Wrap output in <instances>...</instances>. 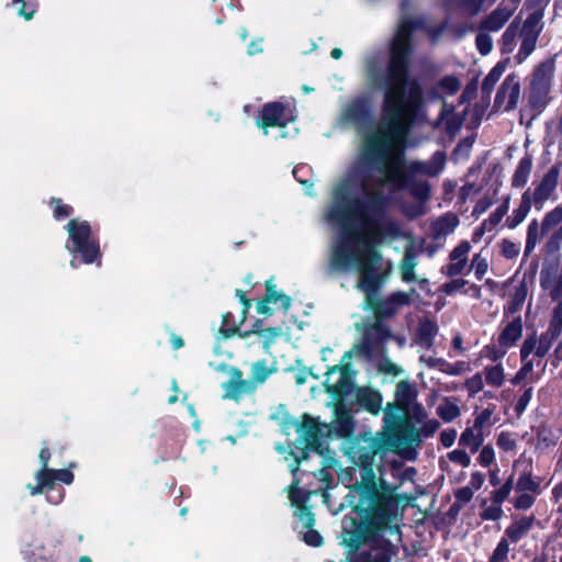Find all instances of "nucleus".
Returning a JSON list of instances; mask_svg holds the SVG:
<instances>
[{
    "mask_svg": "<svg viewBox=\"0 0 562 562\" xmlns=\"http://www.w3.org/2000/svg\"><path fill=\"white\" fill-rule=\"evenodd\" d=\"M557 335V329H553V324H551L548 331L537 338L536 356L538 358H543L548 353Z\"/></svg>",
    "mask_w": 562,
    "mask_h": 562,
    "instance_id": "obj_41",
    "label": "nucleus"
},
{
    "mask_svg": "<svg viewBox=\"0 0 562 562\" xmlns=\"http://www.w3.org/2000/svg\"><path fill=\"white\" fill-rule=\"evenodd\" d=\"M68 241L66 249L76 256H80L83 263L90 265L97 262L100 265V246L98 238L92 234L91 226L86 221L71 220L66 225ZM70 266L78 267L76 259L70 261Z\"/></svg>",
    "mask_w": 562,
    "mask_h": 562,
    "instance_id": "obj_5",
    "label": "nucleus"
},
{
    "mask_svg": "<svg viewBox=\"0 0 562 562\" xmlns=\"http://www.w3.org/2000/svg\"><path fill=\"white\" fill-rule=\"evenodd\" d=\"M485 0H462L458 8L465 14L474 15L483 8Z\"/></svg>",
    "mask_w": 562,
    "mask_h": 562,
    "instance_id": "obj_59",
    "label": "nucleus"
},
{
    "mask_svg": "<svg viewBox=\"0 0 562 562\" xmlns=\"http://www.w3.org/2000/svg\"><path fill=\"white\" fill-rule=\"evenodd\" d=\"M533 525V517H521L515 520L505 530V535L513 541L518 542L522 539L531 529Z\"/></svg>",
    "mask_w": 562,
    "mask_h": 562,
    "instance_id": "obj_25",
    "label": "nucleus"
},
{
    "mask_svg": "<svg viewBox=\"0 0 562 562\" xmlns=\"http://www.w3.org/2000/svg\"><path fill=\"white\" fill-rule=\"evenodd\" d=\"M526 297L527 288L525 284H520L515 289V292L512 294L510 300L504 308L505 316L516 314L522 307Z\"/></svg>",
    "mask_w": 562,
    "mask_h": 562,
    "instance_id": "obj_34",
    "label": "nucleus"
},
{
    "mask_svg": "<svg viewBox=\"0 0 562 562\" xmlns=\"http://www.w3.org/2000/svg\"><path fill=\"white\" fill-rule=\"evenodd\" d=\"M12 4L25 20H31L37 10V3L33 0H13Z\"/></svg>",
    "mask_w": 562,
    "mask_h": 562,
    "instance_id": "obj_46",
    "label": "nucleus"
},
{
    "mask_svg": "<svg viewBox=\"0 0 562 562\" xmlns=\"http://www.w3.org/2000/svg\"><path fill=\"white\" fill-rule=\"evenodd\" d=\"M419 425V436H420V442L425 438L432 437L436 431L439 429L440 424L437 419H425Z\"/></svg>",
    "mask_w": 562,
    "mask_h": 562,
    "instance_id": "obj_52",
    "label": "nucleus"
},
{
    "mask_svg": "<svg viewBox=\"0 0 562 562\" xmlns=\"http://www.w3.org/2000/svg\"><path fill=\"white\" fill-rule=\"evenodd\" d=\"M549 236L547 246L550 249L559 248L562 244V205L548 212L542 222L530 221L527 228L525 255H530L543 237Z\"/></svg>",
    "mask_w": 562,
    "mask_h": 562,
    "instance_id": "obj_6",
    "label": "nucleus"
},
{
    "mask_svg": "<svg viewBox=\"0 0 562 562\" xmlns=\"http://www.w3.org/2000/svg\"><path fill=\"white\" fill-rule=\"evenodd\" d=\"M403 411L407 412V414L409 415V418H411L409 422L420 424L422 422L427 419V413L420 404L413 403L409 406V409H403Z\"/></svg>",
    "mask_w": 562,
    "mask_h": 562,
    "instance_id": "obj_61",
    "label": "nucleus"
},
{
    "mask_svg": "<svg viewBox=\"0 0 562 562\" xmlns=\"http://www.w3.org/2000/svg\"><path fill=\"white\" fill-rule=\"evenodd\" d=\"M516 492L538 494L540 492V480L533 477L531 472H522L515 485Z\"/></svg>",
    "mask_w": 562,
    "mask_h": 562,
    "instance_id": "obj_32",
    "label": "nucleus"
},
{
    "mask_svg": "<svg viewBox=\"0 0 562 562\" xmlns=\"http://www.w3.org/2000/svg\"><path fill=\"white\" fill-rule=\"evenodd\" d=\"M394 520L389 524V527L376 528L370 526L366 520L362 526L353 518H345L342 521L341 543L348 548H358L360 544L367 547L360 553L358 562H391L396 554L395 548L381 533L398 535L397 526L392 525Z\"/></svg>",
    "mask_w": 562,
    "mask_h": 562,
    "instance_id": "obj_4",
    "label": "nucleus"
},
{
    "mask_svg": "<svg viewBox=\"0 0 562 562\" xmlns=\"http://www.w3.org/2000/svg\"><path fill=\"white\" fill-rule=\"evenodd\" d=\"M35 479L37 481L36 486H33L32 484L27 485V488L32 495L40 494L42 493L43 488L53 487L54 485V477L52 474H47L46 472H37Z\"/></svg>",
    "mask_w": 562,
    "mask_h": 562,
    "instance_id": "obj_47",
    "label": "nucleus"
},
{
    "mask_svg": "<svg viewBox=\"0 0 562 562\" xmlns=\"http://www.w3.org/2000/svg\"><path fill=\"white\" fill-rule=\"evenodd\" d=\"M471 244L468 240L459 243L449 254V263L441 268V272L453 278L468 272V258L471 251Z\"/></svg>",
    "mask_w": 562,
    "mask_h": 562,
    "instance_id": "obj_11",
    "label": "nucleus"
},
{
    "mask_svg": "<svg viewBox=\"0 0 562 562\" xmlns=\"http://www.w3.org/2000/svg\"><path fill=\"white\" fill-rule=\"evenodd\" d=\"M326 375L327 378L325 381V385L328 387V390L331 392L338 391L345 379L344 368L339 364H335L328 368Z\"/></svg>",
    "mask_w": 562,
    "mask_h": 562,
    "instance_id": "obj_40",
    "label": "nucleus"
},
{
    "mask_svg": "<svg viewBox=\"0 0 562 562\" xmlns=\"http://www.w3.org/2000/svg\"><path fill=\"white\" fill-rule=\"evenodd\" d=\"M461 88V81L456 76H446L440 79L434 89L435 97L452 95Z\"/></svg>",
    "mask_w": 562,
    "mask_h": 562,
    "instance_id": "obj_29",
    "label": "nucleus"
},
{
    "mask_svg": "<svg viewBox=\"0 0 562 562\" xmlns=\"http://www.w3.org/2000/svg\"><path fill=\"white\" fill-rule=\"evenodd\" d=\"M277 366H268V363L265 360H260L257 362H254L251 364V378L249 379L250 382H256V390L259 385L263 384L271 374L277 372Z\"/></svg>",
    "mask_w": 562,
    "mask_h": 562,
    "instance_id": "obj_28",
    "label": "nucleus"
},
{
    "mask_svg": "<svg viewBox=\"0 0 562 562\" xmlns=\"http://www.w3.org/2000/svg\"><path fill=\"white\" fill-rule=\"evenodd\" d=\"M266 286H267V302L272 303V304L280 303L281 307L284 311H288L291 306V297L283 293L278 292L274 289V284L272 283V280L267 281Z\"/></svg>",
    "mask_w": 562,
    "mask_h": 562,
    "instance_id": "obj_43",
    "label": "nucleus"
},
{
    "mask_svg": "<svg viewBox=\"0 0 562 562\" xmlns=\"http://www.w3.org/2000/svg\"><path fill=\"white\" fill-rule=\"evenodd\" d=\"M513 13L514 8H508L507 4L503 3L481 23L480 29L483 31L497 32L509 20Z\"/></svg>",
    "mask_w": 562,
    "mask_h": 562,
    "instance_id": "obj_16",
    "label": "nucleus"
},
{
    "mask_svg": "<svg viewBox=\"0 0 562 562\" xmlns=\"http://www.w3.org/2000/svg\"><path fill=\"white\" fill-rule=\"evenodd\" d=\"M543 12L541 10H535L525 21L521 30L520 37H533L538 38L541 30Z\"/></svg>",
    "mask_w": 562,
    "mask_h": 562,
    "instance_id": "obj_27",
    "label": "nucleus"
},
{
    "mask_svg": "<svg viewBox=\"0 0 562 562\" xmlns=\"http://www.w3.org/2000/svg\"><path fill=\"white\" fill-rule=\"evenodd\" d=\"M296 431L305 448L314 450L318 454L325 453L322 429L314 418L305 416L303 423L297 425Z\"/></svg>",
    "mask_w": 562,
    "mask_h": 562,
    "instance_id": "obj_10",
    "label": "nucleus"
},
{
    "mask_svg": "<svg viewBox=\"0 0 562 562\" xmlns=\"http://www.w3.org/2000/svg\"><path fill=\"white\" fill-rule=\"evenodd\" d=\"M391 338L390 329L381 322L374 324L364 335L363 342L355 346L350 351L344 355L342 361L350 359L353 356L366 358L373 357L376 352H382V345Z\"/></svg>",
    "mask_w": 562,
    "mask_h": 562,
    "instance_id": "obj_8",
    "label": "nucleus"
},
{
    "mask_svg": "<svg viewBox=\"0 0 562 562\" xmlns=\"http://www.w3.org/2000/svg\"><path fill=\"white\" fill-rule=\"evenodd\" d=\"M438 416L446 423H450L458 418L461 414L458 404L451 400H445L437 407Z\"/></svg>",
    "mask_w": 562,
    "mask_h": 562,
    "instance_id": "obj_42",
    "label": "nucleus"
},
{
    "mask_svg": "<svg viewBox=\"0 0 562 562\" xmlns=\"http://www.w3.org/2000/svg\"><path fill=\"white\" fill-rule=\"evenodd\" d=\"M382 452V443L374 438L356 439L346 450L349 459L361 468L360 481L350 488L348 496L358 497L355 509L376 528L389 527L397 513L394 488L384 480L381 470L376 474L372 468Z\"/></svg>",
    "mask_w": 562,
    "mask_h": 562,
    "instance_id": "obj_3",
    "label": "nucleus"
},
{
    "mask_svg": "<svg viewBox=\"0 0 562 562\" xmlns=\"http://www.w3.org/2000/svg\"><path fill=\"white\" fill-rule=\"evenodd\" d=\"M520 95V85L514 75H509L503 81L497 91L494 106L497 110L510 111L516 108Z\"/></svg>",
    "mask_w": 562,
    "mask_h": 562,
    "instance_id": "obj_13",
    "label": "nucleus"
},
{
    "mask_svg": "<svg viewBox=\"0 0 562 562\" xmlns=\"http://www.w3.org/2000/svg\"><path fill=\"white\" fill-rule=\"evenodd\" d=\"M437 333L438 326L436 323L429 319L422 321L416 334L417 344L425 349H430Z\"/></svg>",
    "mask_w": 562,
    "mask_h": 562,
    "instance_id": "obj_23",
    "label": "nucleus"
},
{
    "mask_svg": "<svg viewBox=\"0 0 562 562\" xmlns=\"http://www.w3.org/2000/svg\"><path fill=\"white\" fill-rule=\"evenodd\" d=\"M412 293L394 292L386 300L382 301L378 306V313L382 315H392L400 306L409 304Z\"/></svg>",
    "mask_w": 562,
    "mask_h": 562,
    "instance_id": "obj_19",
    "label": "nucleus"
},
{
    "mask_svg": "<svg viewBox=\"0 0 562 562\" xmlns=\"http://www.w3.org/2000/svg\"><path fill=\"white\" fill-rule=\"evenodd\" d=\"M521 46L519 48V52L516 56L519 63L525 60L533 50L537 44L538 38L533 37H521Z\"/></svg>",
    "mask_w": 562,
    "mask_h": 562,
    "instance_id": "obj_55",
    "label": "nucleus"
},
{
    "mask_svg": "<svg viewBox=\"0 0 562 562\" xmlns=\"http://www.w3.org/2000/svg\"><path fill=\"white\" fill-rule=\"evenodd\" d=\"M353 431V419L352 416L342 409L336 411V417L331 423L329 432L338 438L348 437Z\"/></svg>",
    "mask_w": 562,
    "mask_h": 562,
    "instance_id": "obj_18",
    "label": "nucleus"
},
{
    "mask_svg": "<svg viewBox=\"0 0 562 562\" xmlns=\"http://www.w3.org/2000/svg\"><path fill=\"white\" fill-rule=\"evenodd\" d=\"M521 335L522 321L520 316H517L504 325L497 341L509 349L516 345V342L521 338Z\"/></svg>",
    "mask_w": 562,
    "mask_h": 562,
    "instance_id": "obj_17",
    "label": "nucleus"
},
{
    "mask_svg": "<svg viewBox=\"0 0 562 562\" xmlns=\"http://www.w3.org/2000/svg\"><path fill=\"white\" fill-rule=\"evenodd\" d=\"M416 425V423L406 420L403 425H401L396 435L405 442H408L411 445H419V427H417Z\"/></svg>",
    "mask_w": 562,
    "mask_h": 562,
    "instance_id": "obj_36",
    "label": "nucleus"
},
{
    "mask_svg": "<svg viewBox=\"0 0 562 562\" xmlns=\"http://www.w3.org/2000/svg\"><path fill=\"white\" fill-rule=\"evenodd\" d=\"M299 481L294 480L291 486L289 487V498L293 506L296 508L304 506V503L307 499V495L297 488Z\"/></svg>",
    "mask_w": 562,
    "mask_h": 562,
    "instance_id": "obj_50",
    "label": "nucleus"
},
{
    "mask_svg": "<svg viewBox=\"0 0 562 562\" xmlns=\"http://www.w3.org/2000/svg\"><path fill=\"white\" fill-rule=\"evenodd\" d=\"M438 124L443 126L449 132L460 126V121L456 117L454 109L452 105L443 103L438 119Z\"/></svg>",
    "mask_w": 562,
    "mask_h": 562,
    "instance_id": "obj_38",
    "label": "nucleus"
},
{
    "mask_svg": "<svg viewBox=\"0 0 562 562\" xmlns=\"http://www.w3.org/2000/svg\"><path fill=\"white\" fill-rule=\"evenodd\" d=\"M384 425L385 428L390 430L400 429L401 425H398V415L396 414L392 404H387L384 409Z\"/></svg>",
    "mask_w": 562,
    "mask_h": 562,
    "instance_id": "obj_56",
    "label": "nucleus"
},
{
    "mask_svg": "<svg viewBox=\"0 0 562 562\" xmlns=\"http://www.w3.org/2000/svg\"><path fill=\"white\" fill-rule=\"evenodd\" d=\"M532 205L533 204L531 202V192L530 190H526L521 195L519 206L513 211V214L509 217H507V227L513 229L516 228L519 224H521L528 216Z\"/></svg>",
    "mask_w": 562,
    "mask_h": 562,
    "instance_id": "obj_20",
    "label": "nucleus"
},
{
    "mask_svg": "<svg viewBox=\"0 0 562 562\" xmlns=\"http://www.w3.org/2000/svg\"><path fill=\"white\" fill-rule=\"evenodd\" d=\"M417 256L413 246L405 248L404 257L400 263L401 277L404 282L415 281V268L417 266Z\"/></svg>",
    "mask_w": 562,
    "mask_h": 562,
    "instance_id": "obj_21",
    "label": "nucleus"
},
{
    "mask_svg": "<svg viewBox=\"0 0 562 562\" xmlns=\"http://www.w3.org/2000/svg\"><path fill=\"white\" fill-rule=\"evenodd\" d=\"M507 350V347L497 341V344H488L484 346L480 351V357L496 364L501 363L499 361L505 357Z\"/></svg>",
    "mask_w": 562,
    "mask_h": 562,
    "instance_id": "obj_37",
    "label": "nucleus"
},
{
    "mask_svg": "<svg viewBox=\"0 0 562 562\" xmlns=\"http://www.w3.org/2000/svg\"><path fill=\"white\" fill-rule=\"evenodd\" d=\"M229 375V380L222 384L224 398L238 401L244 395L251 394L256 391V382H250L249 379H243V373L239 369L232 368Z\"/></svg>",
    "mask_w": 562,
    "mask_h": 562,
    "instance_id": "obj_12",
    "label": "nucleus"
},
{
    "mask_svg": "<svg viewBox=\"0 0 562 562\" xmlns=\"http://www.w3.org/2000/svg\"><path fill=\"white\" fill-rule=\"evenodd\" d=\"M459 223V217L456 214L446 213L431 222V235L436 239L445 238L456 231Z\"/></svg>",
    "mask_w": 562,
    "mask_h": 562,
    "instance_id": "obj_15",
    "label": "nucleus"
},
{
    "mask_svg": "<svg viewBox=\"0 0 562 562\" xmlns=\"http://www.w3.org/2000/svg\"><path fill=\"white\" fill-rule=\"evenodd\" d=\"M345 116L353 122H360L369 116V104L364 99L353 100L345 110Z\"/></svg>",
    "mask_w": 562,
    "mask_h": 562,
    "instance_id": "obj_30",
    "label": "nucleus"
},
{
    "mask_svg": "<svg viewBox=\"0 0 562 562\" xmlns=\"http://www.w3.org/2000/svg\"><path fill=\"white\" fill-rule=\"evenodd\" d=\"M485 381L493 387H501L505 382V369L502 363L486 366L484 368Z\"/></svg>",
    "mask_w": 562,
    "mask_h": 562,
    "instance_id": "obj_35",
    "label": "nucleus"
},
{
    "mask_svg": "<svg viewBox=\"0 0 562 562\" xmlns=\"http://www.w3.org/2000/svg\"><path fill=\"white\" fill-rule=\"evenodd\" d=\"M484 382L481 373H475L465 381V389L470 396H474L483 390Z\"/></svg>",
    "mask_w": 562,
    "mask_h": 562,
    "instance_id": "obj_58",
    "label": "nucleus"
},
{
    "mask_svg": "<svg viewBox=\"0 0 562 562\" xmlns=\"http://www.w3.org/2000/svg\"><path fill=\"white\" fill-rule=\"evenodd\" d=\"M513 490V479H508L498 490L493 492L492 503L502 505Z\"/></svg>",
    "mask_w": 562,
    "mask_h": 562,
    "instance_id": "obj_54",
    "label": "nucleus"
},
{
    "mask_svg": "<svg viewBox=\"0 0 562 562\" xmlns=\"http://www.w3.org/2000/svg\"><path fill=\"white\" fill-rule=\"evenodd\" d=\"M417 391L414 384L408 381H401L396 385L395 398L401 409H409L415 403Z\"/></svg>",
    "mask_w": 562,
    "mask_h": 562,
    "instance_id": "obj_22",
    "label": "nucleus"
},
{
    "mask_svg": "<svg viewBox=\"0 0 562 562\" xmlns=\"http://www.w3.org/2000/svg\"><path fill=\"white\" fill-rule=\"evenodd\" d=\"M553 68L542 64L535 72L530 90V103L536 109H543L548 102Z\"/></svg>",
    "mask_w": 562,
    "mask_h": 562,
    "instance_id": "obj_9",
    "label": "nucleus"
},
{
    "mask_svg": "<svg viewBox=\"0 0 562 562\" xmlns=\"http://www.w3.org/2000/svg\"><path fill=\"white\" fill-rule=\"evenodd\" d=\"M524 364L521 368L516 372L514 378L512 379V384L518 385L522 383L527 379V376L532 372L533 370V362L531 360L522 361Z\"/></svg>",
    "mask_w": 562,
    "mask_h": 562,
    "instance_id": "obj_62",
    "label": "nucleus"
},
{
    "mask_svg": "<svg viewBox=\"0 0 562 562\" xmlns=\"http://www.w3.org/2000/svg\"><path fill=\"white\" fill-rule=\"evenodd\" d=\"M518 495L513 499V505L516 509L526 510L535 504V496L532 493L516 492Z\"/></svg>",
    "mask_w": 562,
    "mask_h": 562,
    "instance_id": "obj_53",
    "label": "nucleus"
},
{
    "mask_svg": "<svg viewBox=\"0 0 562 562\" xmlns=\"http://www.w3.org/2000/svg\"><path fill=\"white\" fill-rule=\"evenodd\" d=\"M326 218L339 231L331 245L329 269L333 272L358 271L362 277L357 284L358 289L369 292L373 286L370 274L381 259L376 247L402 237L400 223L390 215H384L379 206L366 211L347 202H339L334 196Z\"/></svg>",
    "mask_w": 562,
    "mask_h": 562,
    "instance_id": "obj_2",
    "label": "nucleus"
},
{
    "mask_svg": "<svg viewBox=\"0 0 562 562\" xmlns=\"http://www.w3.org/2000/svg\"><path fill=\"white\" fill-rule=\"evenodd\" d=\"M493 413L491 408H483L480 412H475L472 427L483 432L484 427L491 424Z\"/></svg>",
    "mask_w": 562,
    "mask_h": 562,
    "instance_id": "obj_51",
    "label": "nucleus"
},
{
    "mask_svg": "<svg viewBox=\"0 0 562 562\" xmlns=\"http://www.w3.org/2000/svg\"><path fill=\"white\" fill-rule=\"evenodd\" d=\"M404 188H409L412 194L419 201H426L430 195V187L427 181H414V179H409Z\"/></svg>",
    "mask_w": 562,
    "mask_h": 562,
    "instance_id": "obj_45",
    "label": "nucleus"
},
{
    "mask_svg": "<svg viewBox=\"0 0 562 562\" xmlns=\"http://www.w3.org/2000/svg\"><path fill=\"white\" fill-rule=\"evenodd\" d=\"M475 44H476V48L477 50L483 55H488L493 48V41H492V37L484 33V32H480L477 35H476V40H475Z\"/></svg>",
    "mask_w": 562,
    "mask_h": 562,
    "instance_id": "obj_57",
    "label": "nucleus"
},
{
    "mask_svg": "<svg viewBox=\"0 0 562 562\" xmlns=\"http://www.w3.org/2000/svg\"><path fill=\"white\" fill-rule=\"evenodd\" d=\"M509 210V198H506L502 205H499L490 216L484 220L486 224L494 229L507 214Z\"/></svg>",
    "mask_w": 562,
    "mask_h": 562,
    "instance_id": "obj_48",
    "label": "nucleus"
},
{
    "mask_svg": "<svg viewBox=\"0 0 562 562\" xmlns=\"http://www.w3.org/2000/svg\"><path fill=\"white\" fill-rule=\"evenodd\" d=\"M359 400L366 409L374 415H378L382 409V395L373 390H363Z\"/></svg>",
    "mask_w": 562,
    "mask_h": 562,
    "instance_id": "obj_31",
    "label": "nucleus"
},
{
    "mask_svg": "<svg viewBox=\"0 0 562 562\" xmlns=\"http://www.w3.org/2000/svg\"><path fill=\"white\" fill-rule=\"evenodd\" d=\"M448 458L451 462L464 468L471 464V458L463 449L452 450L451 452L448 453Z\"/></svg>",
    "mask_w": 562,
    "mask_h": 562,
    "instance_id": "obj_63",
    "label": "nucleus"
},
{
    "mask_svg": "<svg viewBox=\"0 0 562 562\" xmlns=\"http://www.w3.org/2000/svg\"><path fill=\"white\" fill-rule=\"evenodd\" d=\"M509 553V543L506 538H502L493 553L491 554L488 562H506Z\"/></svg>",
    "mask_w": 562,
    "mask_h": 562,
    "instance_id": "obj_49",
    "label": "nucleus"
},
{
    "mask_svg": "<svg viewBox=\"0 0 562 562\" xmlns=\"http://www.w3.org/2000/svg\"><path fill=\"white\" fill-rule=\"evenodd\" d=\"M532 170V158L529 155L524 156L512 177L514 188H522L527 184Z\"/></svg>",
    "mask_w": 562,
    "mask_h": 562,
    "instance_id": "obj_24",
    "label": "nucleus"
},
{
    "mask_svg": "<svg viewBox=\"0 0 562 562\" xmlns=\"http://www.w3.org/2000/svg\"><path fill=\"white\" fill-rule=\"evenodd\" d=\"M541 285L549 292L552 300L558 301L562 297V274H542Z\"/></svg>",
    "mask_w": 562,
    "mask_h": 562,
    "instance_id": "obj_33",
    "label": "nucleus"
},
{
    "mask_svg": "<svg viewBox=\"0 0 562 562\" xmlns=\"http://www.w3.org/2000/svg\"><path fill=\"white\" fill-rule=\"evenodd\" d=\"M497 446L504 451H513L517 446V441L509 432H501L497 437Z\"/></svg>",
    "mask_w": 562,
    "mask_h": 562,
    "instance_id": "obj_64",
    "label": "nucleus"
},
{
    "mask_svg": "<svg viewBox=\"0 0 562 562\" xmlns=\"http://www.w3.org/2000/svg\"><path fill=\"white\" fill-rule=\"evenodd\" d=\"M518 32V25L513 22L504 32L502 36L503 46L507 52H512Z\"/></svg>",
    "mask_w": 562,
    "mask_h": 562,
    "instance_id": "obj_60",
    "label": "nucleus"
},
{
    "mask_svg": "<svg viewBox=\"0 0 562 562\" xmlns=\"http://www.w3.org/2000/svg\"><path fill=\"white\" fill-rule=\"evenodd\" d=\"M419 19L402 18L391 42L390 60L382 78L383 117L362 132L357 157L338 179L333 196L358 209L379 206L384 215L389 196L417 176L436 177L445 168L446 155L436 151L428 161H406L404 148L409 125L423 106V89L408 76L411 35Z\"/></svg>",
    "mask_w": 562,
    "mask_h": 562,
    "instance_id": "obj_1",
    "label": "nucleus"
},
{
    "mask_svg": "<svg viewBox=\"0 0 562 562\" xmlns=\"http://www.w3.org/2000/svg\"><path fill=\"white\" fill-rule=\"evenodd\" d=\"M488 267L490 265L487 258L484 257L482 252H477L473 256L468 272L473 270L475 278L477 280H482L484 276L487 273Z\"/></svg>",
    "mask_w": 562,
    "mask_h": 562,
    "instance_id": "obj_44",
    "label": "nucleus"
},
{
    "mask_svg": "<svg viewBox=\"0 0 562 562\" xmlns=\"http://www.w3.org/2000/svg\"><path fill=\"white\" fill-rule=\"evenodd\" d=\"M505 64L498 63L496 64L491 71L487 74V76L484 78L482 83V92L490 95L492 90L494 89V86L497 83V81L501 79L502 75L505 71Z\"/></svg>",
    "mask_w": 562,
    "mask_h": 562,
    "instance_id": "obj_39",
    "label": "nucleus"
},
{
    "mask_svg": "<svg viewBox=\"0 0 562 562\" xmlns=\"http://www.w3.org/2000/svg\"><path fill=\"white\" fill-rule=\"evenodd\" d=\"M294 121L295 114L291 106L281 102H270L262 108L257 125L262 128L266 136L269 135V127H278L279 134L276 138H288L297 134V127L291 125Z\"/></svg>",
    "mask_w": 562,
    "mask_h": 562,
    "instance_id": "obj_7",
    "label": "nucleus"
},
{
    "mask_svg": "<svg viewBox=\"0 0 562 562\" xmlns=\"http://www.w3.org/2000/svg\"><path fill=\"white\" fill-rule=\"evenodd\" d=\"M484 436L481 430L474 429V427H467L461 434L459 445L463 448H468L471 452H476L483 445Z\"/></svg>",
    "mask_w": 562,
    "mask_h": 562,
    "instance_id": "obj_26",
    "label": "nucleus"
},
{
    "mask_svg": "<svg viewBox=\"0 0 562 562\" xmlns=\"http://www.w3.org/2000/svg\"><path fill=\"white\" fill-rule=\"evenodd\" d=\"M559 179L558 167H551L550 170L543 176L541 181L537 184L533 192L531 193V202L537 209L541 211L544 203L551 198L557 189Z\"/></svg>",
    "mask_w": 562,
    "mask_h": 562,
    "instance_id": "obj_14",
    "label": "nucleus"
}]
</instances>
